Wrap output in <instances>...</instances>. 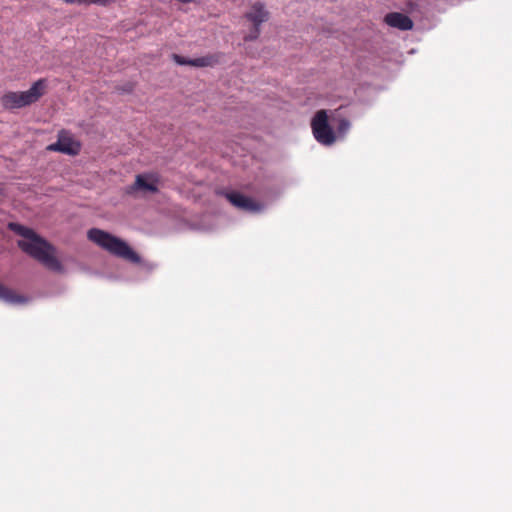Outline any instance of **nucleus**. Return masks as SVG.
<instances>
[{
	"label": "nucleus",
	"instance_id": "nucleus-1",
	"mask_svg": "<svg viewBox=\"0 0 512 512\" xmlns=\"http://www.w3.org/2000/svg\"><path fill=\"white\" fill-rule=\"evenodd\" d=\"M9 228L23 237L17 242L22 251L51 270H61V264L55 256V248L49 242L23 225L10 223Z\"/></svg>",
	"mask_w": 512,
	"mask_h": 512
},
{
	"label": "nucleus",
	"instance_id": "nucleus-2",
	"mask_svg": "<svg viewBox=\"0 0 512 512\" xmlns=\"http://www.w3.org/2000/svg\"><path fill=\"white\" fill-rule=\"evenodd\" d=\"M87 237L90 241L97 244L110 254L138 264L141 261L140 256L123 240L112 234L98 228H92L88 231Z\"/></svg>",
	"mask_w": 512,
	"mask_h": 512
},
{
	"label": "nucleus",
	"instance_id": "nucleus-3",
	"mask_svg": "<svg viewBox=\"0 0 512 512\" xmlns=\"http://www.w3.org/2000/svg\"><path fill=\"white\" fill-rule=\"evenodd\" d=\"M46 79H39L27 91H7L0 97L4 110L14 111L36 103L46 92Z\"/></svg>",
	"mask_w": 512,
	"mask_h": 512
},
{
	"label": "nucleus",
	"instance_id": "nucleus-4",
	"mask_svg": "<svg viewBox=\"0 0 512 512\" xmlns=\"http://www.w3.org/2000/svg\"><path fill=\"white\" fill-rule=\"evenodd\" d=\"M311 128L315 139L323 145H332L336 136L329 125L328 115L326 110H319L316 112L311 121Z\"/></svg>",
	"mask_w": 512,
	"mask_h": 512
},
{
	"label": "nucleus",
	"instance_id": "nucleus-5",
	"mask_svg": "<svg viewBox=\"0 0 512 512\" xmlns=\"http://www.w3.org/2000/svg\"><path fill=\"white\" fill-rule=\"evenodd\" d=\"M245 18L253 24V28L248 35L244 37L245 41H252L260 35V25L269 19V12L261 2H255L250 10L245 13Z\"/></svg>",
	"mask_w": 512,
	"mask_h": 512
},
{
	"label": "nucleus",
	"instance_id": "nucleus-6",
	"mask_svg": "<svg viewBox=\"0 0 512 512\" xmlns=\"http://www.w3.org/2000/svg\"><path fill=\"white\" fill-rule=\"evenodd\" d=\"M225 198L237 209L246 212H258L262 206L251 197L245 196L237 191H229L222 193Z\"/></svg>",
	"mask_w": 512,
	"mask_h": 512
},
{
	"label": "nucleus",
	"instance_id": "nucleus-7",
	"mask_svg": "<svg viewBox=\"0 0 512 512\" xmlns=\"http://www.w3.org/2000/svg\"><path fill=\"white\" fill-rule=\"evenodd\" d=\"M173 61L178 65H189L193 67H213L220 63L222 54L221 53H215V54H208L202 57L194 58V59H187L181 55L178 54H172Z\"/></svg>",
	"mask_w": 512,
	"mask_h": 512
},
{
	"label": "nucleus",
	"instance_id": "nucleus-8",
	"mask_svg": "<svg viewBox=\"0 0 512 512\" xmlns=\"http://www.w3.org/2000/svg\"><path fill=\"white\" fill-rule=\"evenodd\" d=\"M48 150L77 155L80 152V144L62 132L59 134L57 142L48 146Z\"/></svg>",
	"mask_w": 512,
	"mask_h": 512
},
{
	"label": "nucleus",
	"instance_id": "nucleus-9",
	"mask_svg": "<svg viewBox=\"0 0 512 512\" xmlns=\"http://www.w3.org/2000/svg\"><path fill=\"white\" fill-rule=\"evenodd\" d=\"M158 180L153 174H138L135 182L128 188V193L144 191L155 193L158 191Z\"/></svg>",
	"mask_w": 512,
	"mask_h": 512
},
{
	"label": "nucleus",
	"instance_id": "nucleus-10",
	"mask_svg": "<svg viewBox=\"0 0 512 512\" xmlns=\"http://www.w3.org/2000/svg\"><path fill=\"white\" fill-rule=\"evenodd\" d=\"M384 21L387 25L403 31L410 30L413 27V21L407 15L399 12L388 13Z\"/></svg>",
	"mask_w": 512,
	"mask_h": 512
},
{
	"label": "nucleus",
	"instance_id": "nucleus-11",
	"mask_svg": "<svg viewBox=\"0 0 512 512\" xmlns=\"http://www.w3.org/2000/svg\"><path fill=\"white\" fill-rule=\"evenodd\" d=\"M0 300L10 304L24 303L26 299L14 290L0 283Z\"/></svg>",
	"mask_w": 512,
	"mask_h": 512
},
{
	"label": "nucleus",
	"instance_id": "nucleus-12",
	"mask_svg": "<svg viewBox=\"0 0 512 512\" xmlns=\"http://www.w3.org/2000/svg\"><path fill=\"white\" fill-rule=\"evenodd\" d=\"M64 2L68 4H98L101 6H108L110 5L114 0H63Z\"/></svg>",
	"mask_w": 512,
	"mask_h": 512
},
{
	"label": "nucleus",
	"instance_id": "nucleus-13",
	"mask_svg": "<svg viewBox=\"0 0 512 512\" xmlns=\"http://www.w3.org/2000/svg\"><path fill=\"white\" fill-rule=\"evenodd\" d=\"M350 128V122L347 119H341L338 125V131L345 133Z\"/></svg>",
	"mask_w": 512,
	"mask_h": 512
},
{
	"label": "nucleus",
	"instance_id": "nucleus-14",
	"mask_svg": "<svg viewBox=\"0 0 512 512\" xmlns=\"http://www.w3.org/2000/svg\"><path fill=\"white\" fill-rule=\"evenodd\" d=\"M179 2H182V3H190V2H193L194 0H178Z\"/></svg>",
	"mask_w": 512,
	"mask_h": 512
}]
</instances>
